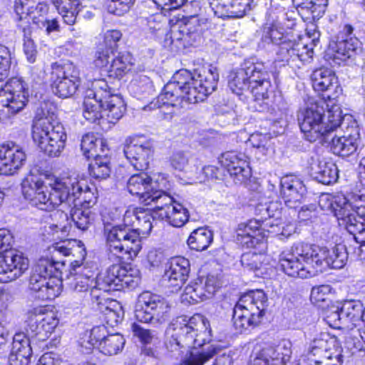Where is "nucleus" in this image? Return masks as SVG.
Returning a JSON list of instances; mask_svg holds the SVG:
<instances>
[{"mask_svg":"<svg viewBox=\"0 0 365 365\" xmlns=\"http://www.w3.org/2000/svg\"><path fill=\"white\" fill-rule=\"evenodd\" d=\"M264 256L255 252H245L241 257V264L245 269L250 271L259 269L264 259Z\"/></svg>","mask_w":365,"mask_h":365,"instance_id":"nucleus-58","label":"nucleus"},{"mask_svg":"<svg viewBox=\"0 0 365 365\" xmlns=\"http://www.w3.org/2000/svg\"><path fill=\"white\" fill-rule=\"evenodd\" d=\"M228 87L233 93L237 96H240L244 92L250 90V84L243 64L229 81Z\"/></svg>","mask_w":365,"mask_h":365,"instance_id":"nucleus-50","label":"nucleus"},{"mask_svg":"<svg viewBox=\"0 0 365 365\" xmlns=\"http://www.w3.org/2000/svg\"><path fill=\"white\" fill-rule=\"evenodd\" d=\"M360 145V142L336 134L331 137V149L334 154L341 157H348L356 153Z\"/></svg>","mask_w":365,"mask_h":365,"instance_id":"nucleus-42","label":"nucleus"},{"mask_svg":"<svg viewBox=\"0 0 365 365\" xmlns=\"http://www.w3.org/2000/svg\"><path fill=\"white\" fill-rule=\"evenodd\" d=\"M123 151L127 160L138 170L148 168L154 152L153 143L139 137L127 138Z\"/></svg>","mask_w":365,"mask_h":365,"instance_id":"nucleus-21","label":"nucleus"},{"mask_svg":"<svg viewBox=\"0 0 365 365\" xmlns=\"http://www.w3.org/2000/svg\"><path fill=\"white\" fill-rule=\"evenodd\" d=\"M331 292L329 285H320L312 289L310 294L311 302L316 306L321 307L322 303L326 302L329 299Z\"/></svg>","mask_w":365,"mask_h":365,"instance_id":"nucleus-59","label":"nucleus"},{"mask_svg":"<svg viewBox=\"0 0 365 365\" xmlns=\"http://www.w3.org/2000/svg\"><path fill=\"white\" fill-rule=\"evenodd\" d=\"M117 305L116 301L109 300L108 298H106V301L103 304H94L92 306L96 307L100 312L103 313L104 319L108 324L114 327L122 319L121 310L117 311L113 309V307Z\"/></svg>","mask_w":365,"mask_h":365,"instance_id":"nucleus-51","label":"nucleus"},{"mask_svg":"<svg viewBox=\"0 0 365 365\" xmlns=\"http://www.w3.org/2000/svg\"><path fill=\"white\" fill-rule=\"evenodd\" d=\"M219 75L215 68L204 69L197 74L182 69L174 74L158 97V102L173 107L202 101L217 88Z\"/></svg>","mask_w":365,"mask_h":365,"instance_id":"nucleus-3","label":"nucleus"},{"mask_svg":"<svg viewBox=\"0 0 365 365\" xmlns=\"http://www.w3.org/2000/svg\"><path fill=\"white\" fill-rule=\"evenodd\" d=\"M295 248L296 243L290 250L283 251L279 255L280 269L286 274L293 277L307 278L314 276V271L303 261L302 255L296 253Z\"/></svg>","mask_w":365,"mask_h":365,"instance_id":"nucleus-27","label":"nucleus"},{"mask_svg":"<svg viewBox=\"0 0 365 365\" xmlns=\"http://www.w3.org/2000/svg\"><path fill=\"white\" fill-rule=\"evenodd\" d=\"M270 80L264 81L261 83L251 86L250 91L254 98L252 108L258 112H264L268 110L269 98L271 93Z\"/></svg>","mask_w":365,"mask_h":365,"instance_id":"nucleus-39","label":"nucleus"},{"mask_svg":"<svg viewBox=\"0 0 365 365\" xmlns=\"http://www.w3.org/2000/svg\"><path fill=\"white\" fill-rule=\"evenodd\" d=\"M26 154L14 143L0 146V175H11L19 170L26 161Z\"/></svg>","mask_w":365,"mask_h":365,"instance_id":"nucleus-30","label":"nucleus"},{"mask_svg":"<svg viewBox=\"0 0 365 365\" xmlns=\"http://www.w3.org/2000/svg\"><path fill=\"white\" fill-rule=\"evenodd\" d=\"M132 56L128 52H121L113 58L107 72L110 77L121 78L132 69Z\"/></svg>","mask_w":365,"mask_h":365,"instance_id":"nucleus-40","label":"nucleus"},{"mask_svg":"<svg viewBox=\"0 0 365 365\" xmlns=\"http://www.w3.org/2000/svg\"><path fill=\"white\" fill-rule=\"evenodd\" d=\"M13 237L7 230H0V280L10 282L19 278L29 267V261L21 253L11 250Z\"/></svg>","mask_w":365,"mask_h":365,"instance_id":"nucleus-10","label":"nucleus"},{"mask_svg":"<svg viewBox=\"0 0 365 365\" xmlns=\"http://www.w3.org/2000/svg\"><path fill=\"white\" fill-rule=\"evenodd\" d=\"M46 106L36 110L32 123V138L41 151L56 157L63 150L67 135L63 125Z\"/></svg>","mask_w":365,"mask_h":365,"instance_id":"nucleus-6","label":"nucleus"},{"mask_svg":"<svg viewBox=\"0 0 365 365\" xmlns=\"http://www.w3.org/2000/svg\"><path fill=\"white\" fill-rule=\"evenodd\" d=\"M127 189L131 195L138 196L147 205L152 202L156 204L165 193L162 190L154 189L151 178L145 173L130 176L127 182Z\"/></svg>","mask_w":365,"mask_h":365,"instance_id":"nucleus-24","label":"nucleus"},{"mask_svg":"<svg viewBox=\"0 0 365 365\" xmlns=\"http://www.w3.org/2000/svg\"><path fill=\"white\" fill-rule=\"evenodd\" d=\"M58 324V319L53 312H44L42 308H34L27 313L26 336L36 337L45 341Z\"/></svg>","mask_w":365,"mask_h":365,"instance_id":"nucleus-16","label":"nucleus"},{"mask_svg":"<svg viewBox=\"0 0 365 365\" xmlns=\"http://www.w3.org/2000/svg\"><path fill=\"white\" fill-rule=\"evenodd\" d=\"M219 287L215 276L199 277L191 282L184 289L181 300L184 303L194 304L211 298Z\"/></svg>","mask_w":365,"mask_h":365,"instance_id":"nucleus-23","label":"nucleus"},{"mask_svg":"<svg viewBox=\"0 0 365 365\" xmlns=\"http://www.w3.org/2000/svg\"><path fill=\"white\" fill-rule=\"evenodd\" d=\"M130 88L134 96L140 100L148 98L154 91L152 81L145 75L138 76L133 80Z\"/></svg>","mask_w":365,"mask_h":365,"instance_id":"nucleus-47","label":"nucleus"},{"mask_svg":"<svg viewBox=\"0 0 365 365\" xmlns=\"http://www.w3.org/2000/svg\"><path fill=\"white\" fill-rule=\"evenodd\" d=\"M342 132L341 136H344L346 138L352 139L358 142H361L360 136V128L357 122L353 119L351 115H344L342 124L339 129V132Z\"/></svg>","mask_w":365,"mask_h":365,"instance_id":"nucleus-53","label":"nucleus"},{"mask_svg":"<svg viewBox=\"0 0 365 365\" xmlns=\"http://www.w3.org/2000/svg\"><path fill=\"white\" fill-rule=\"evenodd\" d=\"M93 87L102 100L105 124H115L123 117L125 110L122 97L111 93L108 83L104 79H96L93 81Z\"/></svg>","mask_w":365,"mask_h":365,"instance_id":"nucleus-17","label":"nucleus"},{"mask_svg":"<svg viewBox=\"0 0 365 365\" xmlns=\"http://www.w3.org/2000/svg\"><path fill=\"white\" fill-rule=\"evenodd\" d=\"M118 277L120 281L119 290L124 288L134 289L140 281V271L136 268L123 267L120 264Z\"/></svg>","mask_w":365,"mask_h":365,"instance_id":"nucleus-49","label":"nucleus"},{"mask_svg":"<svg viewBox=\"0 0 365 365\" xmlns=\"http://www.w3.org/2000/svg\"><path fill=\"white\" fill-rule=\"evenodd\" d=\"M306 193V187L299 178L287 175L280 180V194L285 205L296 209L302 204Z\"/></svg>","mask_w":365,"mask_h":365,"instance_id":"nucleus-28","label":"nucleus"},{"mask_svg":"<svg viewBox=\"0 0 365 365\" xmlns=\"http://www.w3.org/2000/svg\"><path fill=\"white\" fill-rule=\"evenodd\" d=\"M208 322L200 314H196L187 320L178 318L172 324L173 332L165 342L166 348L171 352L179 354L187 351L181 365H205L220 351L218 346L211 344L202 349H197L211 341Z\"/></svg>","mask_w":365,"mask_h":365,"instance_id":"nucleus-2","label":"nucleus"},{"mask_svg":"<svg viewBox=\"0 0 365 365\" xmlns=\"http://www.w3.org/2000/svg\"><path fill=\"white\" fill-rule=\"evenodd\" d=\"M310 175L318 182L330 185L336 182L339 178V170L333 162L318 160L311 164Z\"/></svg>","mask_w":365,"mask_h":365,"instance_id":"nucleus-36","label":"nucleus"},{"mask_svg":"<svg viewBox=\"0 0 365 365\" xmlns=\"http://www.w3.org/2000/svg\"><path fill=\"white\" fill-rule=\"evenodd\" d=\"M292 342L282 340L276 346H267L257 354L250 365H287L292 356Z\"/></svg>","mask_w":365,"mask_h":365,"instance_id":"nucleus-25","label":"nucleus"},{"mask_svg":"<svg viewBox=\"0 0 365 365\" xmlns=\"http://www.w3.org/2000/svg\"><path fill=\"white\" fill-rule=\"evenodd\" d=\"M329 267L341 269L344 267L348 259V253L344 245H336L329 250Z\"/></svg>","mask_w":365,"mask_h":365,"instance_id":"nucleus-52","label":"nucleus"},{"mask_svg":"<svg viewBox=\"0 0 365 365\" xmlns=\"http://www.w3.org/2000/svg\"><path fill=\"white\" fill-rule=\"evenodd\" d=\"M243 65L246 73H247L250 86L270 80V74L263 63H254L248 61H245Z\"/></svg>","mask_w":365,"mask_h":365,"instance_id":"nucleus-45","label":"nucleus"},{"mask_svg":"<svg viewBox=\"0 0 365 365\" xmlns=\"http://www.w3.org/2000/svg\"><path fill=\"white\" fill-rule=\"evenodd\" d=\"M51 259L42 258L32 269L29 288L31 294L39 300H51L61 292V267L66 266V260L54 257L53 245L50 248Z\"/></svg>","mask_w":365,"mask_h":365,"instance_id":"nucleus-7","label":"nucleus"},{"mask_svg":"<svg viewBox=\"0 0 365 365\" xmlns=\"http://www.w3.org/2000/svg\"><path fill=\"white\" fill-rule=\"evenodd\" d=\"M107 330L104 326L93 327L88 336L87 341L83 340V346L91 349L97 347L103 354L113 356L120 352L125 344V339L120 334L106 335Z\"/></svg>","mask_w":365,"mask_h":365,"instance_id":"nucleus-18","label":"nucleus"},{"mask_svg":"<svg viewBox=\"0 0 365 365\" xmlns=\"http://www.w3.org/2000/svg\"><path fill=\"white\" fill-rule=\"evenodd\" d=\"M344 116L342 115L341 109L338 105H333L328 108L326 114H323L322 120V137L323 141L329 142V138L333 132H339Z\"/></svg>","mask_w":365,"mask_h":365,"instance_id":"nucleus-38","label":"nucleus"},{"mask_svg":"<svg viewBox=\"0 0 365 365\" xmlns=\"http://www.w3.org/2000/svg\"><path fill=\"white\" fill-rule=\"evenodd\" d=\"M323 101L310 103L304 110L299 112L297 120L302 133L306 139L310 142H314L322 137V120L324 112Z\"/></svg>","mask_w":365,"mask_h":365,"instance_id":"nucleus-15","label":"nucleus"},{"mask_svg":"<svg viewBox=\"0 0 365 365\" xmlns=\"http://www.w3.org/2000/svg\"><path fill=\"white\" fill-rule=\"evenodd\" d=\"M86 252L85 248L76 245V241L63 240L53 244V256L58 257H77L76 259L69 262L70 268L66 269L61 267V283L68 280L69 288L76 293H83L84 305L98 304V300L92 299L90 296L91 291L96 288V278L91 270L83 265Z\"/></svg>","mask_w":365,"mask_h":365,"instance_id":"nucleus-5","label":"nucleus"},{"mask_svg":"<svg viewBox=\"0 0 365 365\" xmlns=\"http://www.w3.org/2000/svg\"><path fill=\"white\" fill-rule=\"evenodd\" d=\"M32 355L30 339L25 333H16L13 337L12 347L9 356V365H29Z\"/></svg>","mask_w":365,"mask_h":365,"instance_id":"nucleus-33","label":"nucleus"},{"mask_svg":"<svg viewBox=\"0 0 365 365\" xmlns=\"http://www.w3.org/2000/svg\"><path fill=\"white\" fill-rule=\"evenodd\" d=\"M313 53V47H309L307 43L284 41L277 51V61L299 68L310 61Z\"/></svg>","mask_w":365,"mask_h":365,"instance_id":"nucleus-20","label":"nucleus"},{"mask_svg":"<svg viewBox=\"0 0 365 365\" xmlns=\"http://www.w3.org/2000/svg\"><path fill=\"white\" fill-rule=\"evenodd\" d=\"M212 240L213 235L212 231L207 227H201L190 233L187 243L191 250L203 251L208 248Z\"/></svg>","mask_w":365,"mask_h":365,"instance_id":"nucleus-43","label":"nucleus"},{"mask_svg":"<svg viewBox=\"0 0 365 365\" xmlns=\"http://www.w3.org/2000/svg\"><path fill=\"white\" fill-rule=\"evenodd\" d=\"M27 83L18 78L9 79L0 90V115L9 117L21 111L29 102Z\"/></svg>","mask_w":365,"mask_h":365,"instance_id":"nucleus-13","label":"nucleus"},{"mask_svg":"<svg viewBox=\"0 0 365 365\" xmlns=\"http://www.w3.org/2000/svg\"><path fill=\"white\" fill-rule=\"evenodd\" d=\"M11 65V55L9 48L0 46V80L7 77Z\"/></svg>","mask_w":365,"mask_h":365,"instance_id":"nucleus-60","label":"nucleus"},{"mask_svg":"<svg viewBox=\"0 0 365 365\" xmlns=\"http://www.w3.org/2000/svg\"><path fill=\"white\" fill-rule=\"evenodd\" d=\"M262 39L265 43H272L280 46L286 41V36L277 26L269 25L264 27Z\"/></svg>","mask_w":365,"mask_h":365,"instance_id":"nucleus-57","label":"nucleus"},{"mask_svg":"<svg viewBox=\"0 0 365 365\" xmlns=\"http://www.w3.org/2000/svg\"><path fill=\"white\" fill-rule=\"evenodd\" d=\"M190 272V261L181 256L170 258L165 264L163 282L168 286L180 288L186 282Z\"/></svg>","mask_w":365,"mask_h":365,"instance_id":"nucleus-31","label":"nucleus"},{"mask_svg":"<svg viewBox=\"0 0 365 365\" xmlns=\"http://www.w3.org/2000/svg\"><path fill=\"white\" fill-rule=\"evenodd\" d=\"M156 211V205L152 212L142 208L128 210L124 214L123 224L105 225L104 235L110 251L115 254L128 253V257L130 258L136 257L142 248L141 239L139 229H133L131 226L135 220L141 226L143 232H150L153 228L152 221L158 217Z\"/></svg>","mask_w":365,"mask_h":365,"instance_id":"nucleus-4","label":"nucleus"},{"mask_svg":"<svg viewBox=\"0 0 365 365\" xmlns=\"http://www.w3.org/2000/svg\"><path fill=\"white\" fill-rule=\"evenodd\" d=\"M131 329L134 336L139 338L140 341L143 342V344L151 343L153 339L155 336V334L153 331H152L150 329H143L136 323L132 324Z\"/></svg>","mask_w":365,"mask_h":365,"instance_id":"nucleus-62","label":"nucleus"},{"mask_svg":"<svg viewBox=\"0 0 365 365\" xmlns=\"http://www.w3.org/2000/svg\"><path fill=\"white\" fill-rule=\"evenodd\" d=\"M267 307V297L261 289L241 296L233 309L232 320L236 329L242 331L258 326Z\"/></svg>","mask_w":365,"mask_h":365,"instance_id":"nucleus-8","label":"nucleus"},{"mask_svg":"<svg viewBox=\"0 0 365 365\" xmlns=\"http://www.w3.org/2000/svg\"><path fill=\"white\" fill-rule=\"evenodd\" d=\"M63 209L69 210L70 217L79 230H86L94 220L95 214L89 209L73 206Z\"/></svg>","mask_w":365,"mask_h":365,"instance_id":"nucleus-46","label":"nucleus"},{"mask_svg":"<svg viewBox=\"0 0 365 365\" xmlns=\"http://www.w3.org/2000/svg\"><path fill=\"white\" fill-rule=\"evenodd\" d=\"M51 76L53 92L60 98L71 97L81 84L80 71L69 61L52 63Z\"/></svg>","mask_w":365,"mask_h":365,"instance_id":"nucleus-12","label":"nucleus"},{"mask_svg":"<svg viewBox=\"0 0 365 365\" xmlns=\"http://www.w3.org/2000/svg\"><path fill=\"white\" fill-rule=\"evenodd\" d=\"M158 218L165 220L170 225L175 227H182L190 217L189 211L182 204L175 202L170 195L165 192L156 203Z\"/></svg>","mask_w":365,"mask_h":365,"instance_id":"nucleus-22","label":"nucleus"},{"mask_svg":"<svg viewBox=\"0 0 365 365\" xmlns=\"http://www.w3.org/2000/svg\"><path fill=\"white\" fill-rule=\"evenodd\" d=\"M122 34L119 30L107 31L104 35V46L116 52L118 42L120 40Z\"/></svg>","mask_w":365,"mask_h":365,"instance_id":"nucleus-63","label":"nucleus"},{"mask_svg":"<svg viewBox=\"0 0 365 365\" xmlns=\"http://www.w3.org/2000/svg\"><path fill=\"white\" fill-rule=\"evenodd\" d=\"M93 159V162L88 167L90 175L96 179L107 178L110 173V160L107 154H101Z\"/></svg>","mask_w":365,"mask_h":365,"instance_id":"nucleus-48","label":"nucleus"},{"mask_svg":"<svg viewBox=\"0 0 365 365\" xmlns=\"http://www.w3.org/2000/svg\"><path fill=\"white\" fill-rule=\"evenodd\" d=\"M312 86L317 91H327L336 86L337 78L328 68H321L313 71L311 76Z\"/></svg>","mask_w":365,"mask_h":365,"instance_id":"nucleus-41","label":"nucleus"},{"mask_svg":"<svg viewBox=\"0 0 365 365\" xmlns=\"http://www.w3.org/2000/svg\"><path fill=\"white\" fill-rule=\"evenodd\" d=\"M170 306L161 296L143 292L138 298L135 317L140 322L162 324L168 319Z\"/></svg>","mask_w":365,"mask_h":365,"instance_id":"nucleus-11","label":"nucleus"},{"mask_svg":"<svg viewBox=\"0 0 365 365\" xmlns=\"http://www.w3.org/2000/svg\"><path fill=\"white\" fill-rule=\"evenodd\" d=\"M170 162L173 168L182 171L187 166L188 158L183 152L177 151L170 156Z\"/></svg>","mask_w":365,"mask_h":365,"instance_id":"nucleus-64","label":"nucleus"},{"mask_svg":"<svg viewBox=\"0 0 365 365\" xmlns=\"http://www.w3.org/2000/svg\"><path fill=\"white\" fill-rule=\"evenodd\" d=\"M312 352L315 354H324L329 359H341V347L337 338L327 332L318 334L311 342Z\"/></svg>","mask_w":365,"mask_h":365,"instance_id":"nucleus-34","label":"nucleus"},{"mask_svg":"<svg viewBox=\"0 0 365 365\" xmlns=\"http://www.w3.org/2000/svg\"><path fill=\"white\" fill-rule=\"evenodd\" d=\"M171 44L178 49L194 45L201 39L200 25L196 16L178 21L171 29Z\"/></svg>","mask_w":365,"mask_h":365,"instance_id":"nucleus-19","label":"nucleus"},{"mask_svg":"<svg viewBox=\"0 0 365 365\" xmlns=\"http://www.w3.org/2000/svg\"><path fill=\"white\" fill-rule=\"evenodd\" d=\"M353 32V28L350 25H346L344 27L341 39L337 37L335 43V58L346 61L351 58L356 51L359 48V41L352 36H349Z\"/></svg>","mask_w":365,"mask_h":365,"instance_id":"nucleus-35","label":"nucleus"},{"mask_svg":"<svg viewBox=\"0 0 365 365\" xmlns=\"http://www.w3.org/2000/svg\"><path fill=\"white\" fill-rule=\"evenodd\" d=\"M220 162L226 168L236 183L245 182L251 176V169L245 153L235 150L225 152Z\"/></svg>","mask_w":365,"mask_h":365,"instance_id":"nucleus-29","label":"nucleus"},{"mask_svg":"<svg viewBox=\"0 0 365 365\" xmlns=\"http://www.w3.org/2000/svg\"><path fill=\"white\" fill-rule=\"evenodd\" d=\"M324 321L334 329H341L346 322L339 305L331 306L325 311Z\"/></svg>","mask_w":365,"mask_h":365,"instance_id":"nucleus-55","label":"nucleus"},{"mask_svg":"<svg viewBox=\"0 0 365 365\" xmlns=\"http://www.w3.org/2000/svg\"><path fill=\"white\" fill-rule=\"evenodd\" d=\"M115 51L103 46L100 47L96 53L95 63L96 66L104 67L108 66L110 61L115 56Z\"/></svg>","mask_w":365,"mask_h":365,"instance_id":"nucleus-61","label":"nucleus"},{"mask_svg":"<svg viewBox=\"0 0 365 365\" xmlns=\"http://www.w3.org/2000/svg\"><path fill=\"white\" fill-rule=\"evenodd\" d=\"M21 189L25 199L33 206L45 211H51L58 206L89 209L97 200L96 189L76 179L57 180L48 190L41 180L32 177L22 182Z\"/></svg>","mask_w":365,"mask_h":365,"instance_id":"nucleus-1","label":"nucleus"},{"mask_svg":"<svg viewBox=\"0 0 365 365\" xmlns=\"http://www.w3.org/2000/svg\"><path fill=\"white\" fill-rule=\"evenodd\" d=\"M261 227L262 223L260 221L252 219L247 222L240 223L236 230V232L238 236H245V235H247L261 237Z\"/></svg>","mask_w":365,"mask_h":365,"instance_id":"nucleus-56","label":"nucleus"},{"mask_svg":"<svg viewBox=\"0 0 365 365\" xmlns=\"http://www.w3.org/2000/svg\"><path fill=\"white\" fill-rule=\"evenodd\" d=\"M15 12L19 16V21L23 19H32L36 14L43 16L48 12V5L43 1L40 0H16Z\"/></svg>","mask_w":365,"mask_h":365,"instance_id":"nucleus-37","label":"nucleus"},{"mask_svg":"<svg viewBox=\"0 0 365 365\" xmlns=\"http://www.w3.org/2000/svg\"><path fill=\"white\" fill-rule=\"evenodd\" d=\"M295 252L302 255L303 261L314 274L329 267V249L326 247L299 242L296 243Z\"/></svg>","mask_w":365,"mask_h":365,"instance_id":"nucleus-26","label":"nucleus"},{"mask_svg":"<svg viewBox=\"0 0 365 365\" xmlns=\"http://www.w3.org/2000/svg\"><path fill=\"white\" fill-rule=\"evenodd\" d=\"M81 148L87 159L103 155L105 150L102 139H98L93 133H87L82 137Z\"/></svg>","mask_w":365,"mask_h":365,"instance_id":"nucleus-44","label":"nucleus"},{"mask_svg":"<svg viewBox=\"0 0 365 365\" xmlns=\"http://www.w3.org/2000/svg\"><path fill=\"white\" fill-rule=\"evenodd\" d=\"M341 307V314L344 317L346 322L349 320L356 322L360 319L363 304L359 300L345 301Z\"/></svg>","mask_w":365,"mask_h":365,"instance_id":"nucleus-54","label":"nucleus"},{"mask_svg":"<svg viewBox=\"0 0 365 365\" xmlns=\"http://www.w3.org/2000/svg\"><path fill=\"white\" fill-rule=\"evenodd\" d=\"M108 248L109 259H113L115 263L110 265L105 272H101L95 277L96 288L94 287L90 296L92 299L98 300V304L104 303L106 298H107L106 296V292L119 290L118 271L120 270V262L125 258V255H129L128 253L115 254V252L110 251L108 247Z\"/></svg>","mask_w":365,"mask_h":365,"instance_id":"nucleus-14","label":"nucleus"},{"mask_svg":"<svg viewBox=\"0 0 365 365\" xmlns=\"http://www.w3.org/2000/svg\"><path fill=\"white\" fill-rule=\"evenodd\" d=\"M351 202L345 197L337 201L336 217L339 225L351 234L355 240L362 245L365 240V194H354Z\"/></svg>","mask_w":365,"mask_h":365,"instance_id":"nucleus-9","label":"nucleus"},{"mask_svg":"<svg viewBox=\"0 0 365 365\" xmlns=\"http://www.w3.org/2000/svg\"><path fill=\"white\" fill-rule=\"evenodd\" d=\"M96 91L93 82H92L91 88L85 92L83 115L88 121L103 126L105 119L103 113L102 100Z\"/></svg>","mask_w":365,"mask_h":365,"instance_id":"nucleus-32","label":"nucleus"}]
</instances>
